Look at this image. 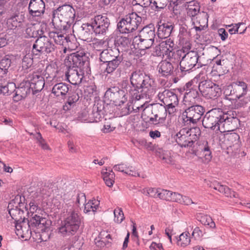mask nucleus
<instances>
[{"mask_svg": "<svg viewBox=\"0 0 250 250\" xmlns=\"http://www.w3.org/2000/svg\"><path fill=\"white\" fill-rule=\"evenodd\" d=\"M235 118L228 112L223 111L220 108H214L207 112L202 121L204 127L209 128L216 133L229 131L230 127Z\"/></svg>", "mask_w": 250, "mask_h": 250, "instance_id": "nucleus-1", "label": "nucleus"}, {"mask_svg": "<svg viewBox=\"0 0 250 250\" xmlns=\"http://www.w3.org/2000/svg\"><path fill=\"white\" fill-rule=\"evenodd\" d=\"M225 99L230 101L229 96L235 102V106L239 108L246 106L250 102V87L245 82L237 80L224 88Z\"/></svg>", "mask_w": 250, "mask_h": 250, "instance_id": "nucleus-2", "label": "nucleus"}, {"mask_svg": "<svg viewBox=\"0 0 250 250\" xmlns=\"http://www.w3.org/2000/svg\"><path fill=\"white\" fill-rule=\"evenodd\" d=\"M130 81L132 85L134 87V91H138V94L134 97L139 100L144 97L149 98L155 93L154 81L149 76L145 75L140 70L133 71L130 76Z\"/></svg>", "mask_w": 250, "mask_h": 250, "instance_id": "nucleus-3", "label": "nucleus"}, {"mask_svg": "<svg viewBox=\"0 0 250 250\" xmlns=\"http://www.w3.org/2000/svg\"><path fill=\"white\" fill-rule=\"evenodd\" d=\"M75 10L70 5H64L53 12L52 23L57 28L64 29L74 21Z\"/></svg>", "mask_w": 250, "mask_h": 250, "instance_id": "nucleus-4", "label": "nucleus"}, {"mask_svg": "<svg viewBox=\"0 0 250 250\" xmlns=\"http://www.w3.org/2000/svg\"><path fill=\"white\" fill-rule=\"evenodd\" d=\"M28 224L31 235L33 236V233H34L37 237L39 236L40 242H45L49 239L50 233H48V231L49 227L51 225L50 220L36 215L30 219Z\"/></svg>", "mask_w": 250, "mask_h": 250, "instance_id": "nucleus-5", "label": "nucleus"}, {"mask_svg": "<svg viewBox=\"0 0 250 250\" xmlns=\"http://www.w3.org/2000/svg\"><path fill=\"white\" fill-rule=\"evenodd\" d=\"M204 72H200L194 79L200 81L198 88L203 96L208 99H215L221 94L219 86L209 80Z\"/></svg>", "mask_w": 250, "mask_h": 250, "instance_id": "nucleus-6", "label": "nucleus"}, {"mask_svg": "<svg viewBox=\"0 0 250 250\" xmlns=\"http://www.w3.org/2000/svg\"><path fill=\"white\" fill-rule=\"evenodd\" d=\"M201 134L199 127L184 128L174 137L176 143L181 147L191 146Z\"/></svg>", "mask_w": 250, "mask_h": 250, "instance_id": "nucleus-7", "label": "nucleus"}, {"mask_svg": "<svg viewBox=\"0 0 250 250\" xmlns=\"http://www.w3.org/2000/svg\"><path fill=\"white\" fill-rule=\"evenodd\" d=\"M81 219L74 211L70 214L62 223L59 228V232L63 237H70L74 235L81 225Z\"/></svg>", "mask_w": 250, "mask_h": 250, "instance_id": "nucleus-8", "label": "nucleus"}, {"mask_svg": "<svg viewBox=\"0 0 250 250\" xmlns=\"http://www.w3.org/2000/svg\"><path fill=\"white\" fill-rule=\"evenodd\" d=\"M142 21V18L136 13H131L123 18L117 23V28L122 34H128L136 30Z\"/></svg>", "mask_w": 250, "mask_h": 250, "instance_id": "nucleus-9", "label": "nucleus"}, {"mask_svg": "<svg viewBox=\"0 0 250 250\" xmlns=\"http://www.w3.org/2000/svg\"><path fill=\"white\" fill-rule=\"evenodd\" d=\"M125 91L120 89L118 87H112L109 88L105 93L104 98L109 100L115 104L116 106H121L127 101L126 94L128 92L133 97L136 93H132L130 86L125 88Z\"/></svg>", "mask_w": 250, "mask_h": 250, "instance_id": "nucleus-10", "label": "nucleus"}, {"mask_svg": "<svg viewBox=\"0 0 250 250\" xmlns=\"http://www.w3.org/2000/svg\"><path fill=\"white\" fill-rule=\"evenodd\" d=\"M64 64L67 68H80L87 70L89 62L87 57L83 52H76L69 55L64 60Z\"/></svg>", "mask_w": 250, "mask_h": 250, "instance_id": "nucleus-11", "label": "nucleus"}, {"mask_svg": "<svg viewBox=\"0 0 250 250\" xmlns=\"http://www.w3.org/2000/svg\"><path fill=\"white\" fill-rule=\"evenodd\" d=\"M199 56L197 52L190 51L187 53L180 62V71L179 69L175 70L177 77H182L183 72L190 70L197 63Z\"/></svg>", "mask_w": 250, "mask_h": 250, "instance_id": "nucleus-12", "label": "nucleus"}, {"mask_svg": "<svg viewBox=\"0 0 250 250\" xmlns=\"http://www.w3.org/2000/svg\"><path fill=\"white\" fill-rule=\"evenodd\" d=\"M55 50L54 44L45 36L38 38L33 45V54L38 55L40 53H50Z\"/></svg>", "mask_w": 250, "mask_h": 250, "instance_id": "nucleus-13", "label": "nucleus"}, {"mask_svg": "<svg viewBox=\"0 0 250 250\" xmlns=\"http://www.w3.org/2000/svg\"><path fill=\"white\" fill-rule=\"evenodd\" d=\"M204 113V109L199 105L191 106L183 113V119L185 122L196 124Z\"/></svg>", "mask_w": 250, "mask_h": 250, "instance_id": "nucleus-14", "label": "nucleus"}, {"mask_svg": "<svg viewBox=\"0 0 250 250\" xmlns=\"http://www.w3.org/2000/svg\"><path fill=\"white\" fill-rule=\"evenodd\" d=\"M29 18L41 22V17L45 10V3L43 0H30L28 5Z\"/></svg>", "mask_w": 250, "mask_h": 250, "instance_id": "nucleus-15", "label": "nucleus"}, {"mask_svg": "<svg viewBox=\"0 0 250 250\" xmlns=\"http://www.w3.org/2000/svg\"><path fill=\"white\" fill-rule=\"evenodd\" d=\"M110 24L109 19L106 16L97 15L92 22L93 31L96 35H105L108 31Z\"/></svg>", "mask_w": 250, "mask_h": 250, "instance_id": "nucleus-16", "label": "nucleus"}, {"mask_svg": "<svg viewBox=\"0 0 250 250\" xmlns=\"http://www.w3.org/2000/svg\"><path fill=\"white\" fill-rule=\"evenodd\" d=\"M28 79L27 83L34 94L41 91L43 89L45 83L44 78L41 74L35 72L30 75Z\"/></svg>", "mask_w": 250, "mask_h": 250, "instance_id": "nucleus-17", "label": "nucleus"}, {"mask_svg": "<svg viewBox=\"0 0 250 250\" xmlns=\"http://www.w3.org/2000/svg\"><path fill=\"white\" fill-rule=\"evenodd\" d=\"M84 71L83 69L68 68V71L65 74L66 79L72 84H79L83 78Z\"/></svg>", "mask_w": 250, "mask_h": 250, "instance_id": "nucleus-18", "label": "nucleus"}, {"mask_svg": "<svg viewBox=\"0 0 250 250\" xmlns=\"http://www.w3.org/2000/svg\"><path fill=\"white\" fill-rule=\"evenodd\" d=\"M115 170L123 172L129 176L134 177H140L142 178H146L145 174H140L135 168L133 166L128 165L126 164H121L115 165L114 167Z\"/></svg>", "mask_w": 250, "mask_h": 250, "instance_id": "nucleus-19", "label": "nucleus"}, {"mask_svg": "<svg viewBox=\"0 0 250 250\" xmlns=\"http://www.w3.org/2000/svg\"><path fill=\"white\" fill-rule=\"evenodd\" d=\"M164 97L162 100V102L165 106H163L162 104H160L157 105V108L161 111H164V114H167L168 112V115L167 116V119L170 120L171 113L169 109L172 108V102L171 99L170 98L172 96V92L170 90H165L164 92Z\"/></svg>", "mask_w": 250, "mask_h": 250, "instance_id": "nucleus-20", "label": "nucleus"}, {"mask_svg": "<svg viewBox=\"0 0 250 250\" xmlns=\"http://www.w3.org/2000/svg\"><path fill=\"white\" fill-rule=\"evenodd\" d=\"M155 36L154 29L149 26L144 27L140 31L138 36H135V41L139 42V40H148V45L150 44L151 41L154 42Z\"/></svg>", "mask_w": 250, "mask_h": 250, "instance_id": "nucleus-21", "label": "nucleus"}, {"mask_svg": "<svg viewBox=\"0 0 250 250\" xmlns=\"http://www.w3.org/2000/svg\"><path fill=\"white\" fill-rule=\"evenodd\" d=\"M123 58L122 56L113 59V61H108L105 63H102L101 66L104 68L103 73L107 74H112L117 69L121 62Z\"/></svg>", "mask_w": 250, "mask_h": 250, "instance_id": "nucleus-22", "label": "nucleus"}, {"mask_svg": "<svg viewBox=\"0 0 250 250\" xmlns=\"http://www.w3.org/2000/svg\"><path fill=\"white\" fill-rule=\"evenodd\" d=\"M121 56L119 50L114 47V48H108L104 49L100 53V60L103 63H105L110 61Z\"/></svg>", "mask_w": 250, "mask_h": 250, "instance_id": "nucleus-23", "label": "nucleus"}, {"mask_svg": "<svg viewBox=\"0 0 250 250\" xmlns=\"http://www.w3.org/2000/svg\"><path fill=\"white\" fill-rule=\"evenodd\" d=\"M171 57L170 59L164 58L158 66L159 72L164 76H169L171 74L172 70Z\"/></svg>", "mask_w": 250, "mask_h": 250, "instance_id": "nucleus-24", "label": "nucleus"}, {"mask_svg": "<svg viewBox=\"0 0 250 250\" xmlns=\"http://www.w3.org/2000/svg\"><path fill=\"white\" fill-rule=\"evenodd\" d=\"M212 187L215 190H218L220 193L224 194L227 197L234 198L238 197V195L234 191H231L227 186H224L218 182L212 184Z\"/></svg>", "mask_w": 250, "mask_h": 250, "instance_id": "nucleus-25", "label": "nucleus"}, {"mask_svg": "<svg viewBox=\"0 0 250 250\" xmlns=\"http://www.w3.org/2000/svg\"><path fill=\"white\" fill-rule=\"evenodd\" d=\"M82 30L80 35L82 40L89 42L92 39L93 27L92 24L88 23L83 24L82 26Z\"/></svg>", "mask_w": 250, "mask_h": 250, "instance_id": "nucleus-26", "label": "nucleus"}, {"mask_svg": "<svg viewBox=\"0 0 250 250\" xmlns=\"http://www.w3.org/2000/svg\"><path fill=\"white\" fill-rule=\"evenodd\" d=\"M69 91L68 85L60 83L55 84L52 90V93L57 97L64 96Z\"/></svg>", "mask_w": 250, "mask_h": 250, "instance_id": "nucleus-27", "label": "nucleus"}, {"mask_svg": "<svg viewBox=\"0 0 250 250\" xmlns=\"http://www.w3.org/2000/svg\"><path fill=\"white\" fill-rule=\"evenodd\" d=\"M101 174L106 185L108 187H112L114 183L115 177V174L112 170H108L106 168H103L101 171Z\"/></svg>", "mask_w": 250, "mask_h": 250, "instance_id": "nucleus-28", "label": "nucleus"}, {"mask_svg": "<svg viewBox=\"0 0 250 250\" xmlns=\"http://www.w3.org/2000/svg\"><path fill=\"white\" fill-rule=\"evenodd\" d=\"M16 89V85L13 83L2 82V79H0V94L10 95Z\"/></svg>", "mask_w": 250, "mask_h": 250, "instance_id": "nucleus-29", "label": "nucleus"}, {"mask_svg": "<svg viewBox=\"0 0 250 250\" xmlns=\"http://www.w3.org/2000/svg\"><path fill=\"white\" fill-rule=\"evenodd\" d=\"M187 8V13L191 17L196 16L200 12V7L199 3L195 1L188 2L185 6Z\"/></svg>", "mask_w": 250, "mask_h": 250, "instance_id": "nucleus-30", "label": "nucleus"}, {"mask_svg": "<svg viewBox=\"0 0 250 250\" xmlns=\"http://www.w3.org/2000/svg\"><path fill=\"white\" fill-rule=\"evenodd\" d=\"M79 98V94L76 92L71 93L68 97L67 103L63 105V110L65 111L69 110L72 107L74 106Z\"/></svg>", "mask_w": 250, "mask_h": 250, "instance_id": "nucleus-31", "label": "nucleus"}, {"mask_svg": "<svg viewBox=\"0 0 250 250\" xmlns=\"http://www.w3.org/2000/svg\"><path fill=\"white\" fill-rule=\"evenodd\" d=\"M158 31L161 38H167L172 33V25L168 23H163L162 25L159 27Z\"/></svg>", "mask_w": 250, "mask_h": 250, "instance_id": "nucleus-32", "label": "nucleus"}, {"mask_svg": "<svg viewBox=\"0 0 250 250\" xmlns=\"http://www.w3.org/2000/svg\"><path fill=\"white\" fill-rule=\"evenodd\" d=\"M239 137V135L235 133H228L225 135L224 142L227 147H231L235 144L237 143Z\"/></svg>", "mask_w": 250, "mask_h": 250, "instance_id": "nucleus-33", "label": "nucleus"}, {"mask_svg": "<svg viewBox=\"0 0 250 250\" xmlns=\"http://www.w3.org/2000/svg\"><path fill=\"white\" fill-rule=\"evenodd\" d=\"M30 90L31 88H30L29 83L27 81H25L21 83L15 91H16L17 93L20 95L21 97H25L30 92Z\"/></svg>", "mask_w": 250, "mask_h": 250, "instance_id": "nucleus-34", "label": "nucleus"}, {"mask_svg": "<svg viewBox=\"0 0 250 250\" xmlns=\"http://www.w3.org/2000/svg\"><path fill=\"white\" fill-rule=\"evenodd\" d=\"M147 41L148 40H140V41L139 40V42H138L135 41V38H133L132 44L135 48L144 50L150 48L153 43V42L151 41L150 44L148 45V42Z\"/></svg>", "mask_w": 250, "mask_h": 250, "instance_id": "nucleus-35", "label": "nucleus"}, {"mask_svg": "<svg viewBox=\"0 0 250 250\" xmlns=\"http://www.w3.org/2000/svg\"><path fill=\"white\" fill-rule=\"evenodd\" d=\"M188 234V232H183L180 235L178 238L176 237L177 245L182 247H185L189 244L190 238Z\"/></svg>", "mask_w": 250, "mask_h": 250, "instance_id": "nucleus-36", "label": "nucleus"}, {"mask_svg": "<svg viewBox=\"0 0 250 250\" xmlns=\"http://www.w3.org/2000/svg\"><path fill=\"white\" fill-rule=\"evenodd\" d=\"M49 37L52 38L56 43L63 46L64 41L67 37H64L62 33L57 32H51L49 33Z\"/></svg>", "mask_w": 250, "mask_h": 250, "instance_id": "nucleus-37", "label": "nucleus"}, {"mask_svg": "<svg viewBox=\"0 0 250 250\" xmlns=\"http://www.w3.org/2000/svg\"><path fill=\"white\" fill-rule=\"evenodd\" d=\"M52 190L51 188L48 187H44L40 189L39 191L37 192V198H38V200L40 201L41 199H45L51 196L52 194Z\"/></svg>", "mask_w": 250, "mask_h": 250, "instance_id": "nucleus-38", "label": "nucleus"}, {"mask_svg": "<svg viewBox=\"0 0 250 250\" xmlns=\"http://www.w3.org/2000/svg\"><path fill=\"white\" fill-rule=\"evenodd\" d=\"M201 152L203 153L202 155L205 158V162H209L211 158V152L210 149V147L208 145L207 142H206L205 144L201 147Z\"/></svg>", "mask_w": 250, "mask_h": 250, "instance_id": "nucleus-39", "label": "nucleus"}, {"mask_svg": "<svg viewBox=\"0 0 250 250\" xmlns=\"http://www.w3.org/2000/svg\"><path fill=\"white\" fill-rule=\"evenodd\" d=\"M18 15H14L7 20V27L11 30L15 29L20 26V21H18Z\"/></svg>", "mask_w": 250, "mask_h": 250, "instance_id": "nucleus-40", "label": "nucleus"}, {"mask_svg": "<svg viewBox=\"0 0 250 250\" xmlns=\"http://www.w3.org/2000/svg\"><path fill=\"white\" fill-rule=\"evenodd\" d=\"M75 6V13H77L78 17L83 18L86 16L87 14V9L84 6L83 2L78 3Z\"/></svg>", "mask_w": 250, "mask_h": 250, "instance_id": "nucleus-41", "label": "nucleus"}, {"mask_svg": "<svg viewBox=\"0 0 250 250\" xmlns=\"http://www.w3.org/2000/svg\"><path fill=\"white\" fill-rule=\"evenodd\" d=\"M165 44H163L164 46L163 50L165 51V53L163 55L164 58H168L170 59L171 56V53L172 52V46L171 44L172 43V41H171L170 39H167L165 42Z\"/></svg>", "mask_w": 250, "mask_h": 250, "instance_id": "nucleus-42", "label": "nucleus"}, {"mask_svg": "<svg viewBox=\"0 0 250 250\" xmlns=\"http://www.w3.org/2000/svg\"><path fill=\"white\" fill-rule=\"evenodd\" d=\"M159 189L160 188H147L143 189L142 193L146 195H148L154 198H158Z\"/></svg>", "mask_w": 250, "mask_h": 250, "instance_id": "nucleus-43", "label": "nucleus"}, {"mask_svg": "<svg viewBox=\"0 0 250 250\" xmlns=\"http://www.w3.org/2000/svg\"><path fill=\"white\" fill-rule=\"evenodd\" d=\"M171 195L172 192L170 191L160 188L158 198L167 201H170Z\"/></svg>", "mask_w": 250, "mask_h": 250, "instance_id": "nucleus-44", "label": "nucleus"}, {"mask_svg": "<svg viewBox=\"0 0 250 250\" xmlns=\"http://www.w3.org/2000/svg\"><path fill=\"white\" fill-rule=\"evenodd\" d=\"M174 202L179 203H181L182 202H186L187 203H194L189 198L187 197L183 198L181 194L175 192L173 193V202Z\"/></svg>", "mask_w": 250, "mask_h": 250, "instance_id": "nucleus-45", "label": "nucleus"}, {"mask_svg": "<svg viewBox=\"0 0 250 250\" xmlns=\"http://www.w3.org/2000/svg\"><path fill=\"white\" fill-rule=\"evenodd\" d=\"M168 2V0H148L146 4L149 5L152 3L156 8H163Z\"/></svg>", "mask_w": 250, "mask_h": 250, "instance_id": "nucleus-46", "label": "nucleus"}, {"mask_svg": "<svg viewBox=\"0 0 250 250\" xmlns=\"http://www.w3.org/2000/svg\"><path fill=\"white\" fill-rule=\"evenodd\" d=\"M11 60L8 57H5L0 61V69L4 73H6L7 70L11 65Z\"/></svg>", "mask_w": 250, "mask_h": 250, "instance_id": "nucleus-47", "label": "nucleus"}, {"mask_svg": "<svg viewBox=\"0 0 250 250\" xmlns=\"http://www.w3.org/2000/svg\"><path fill=\"white\" fill-rule=\"evenodd\" d=\"M77 47V44L75 42H73L69 40L68 38H66L64 41L63 45V51L65 53L67 50H75Z\"/></svg>", "mask_w": 250, "mask_h": 250, "instance_id": "nucleus-48", "label": "nucleus"}, {"mask_svg": "<svg viewBox=\"0 0 250 250\" xmlns=\"http://www.w3.org/2000/svg\"><path fill=\"white\" fill-rule=\"evenodd\" d=\"M33 64V59L29 55H25L22 60L21 66L23 69H27Z\"/></svg>", "mask_w": 250, "mask_h": 250, "instance_id": "nucleus-49", "label": "nucleus"}, {"mask_svg": "<svg viewBox=\"0 0 250 250\" xmlns=\"http://www.w3.org/2000/svg\"><path fill=\"white\" fill-rule=\"evenodd\" d=\"M146 3L147 2L144 3V4L145 5L144 6L139 4L137 6V9L136 10V13L138 15V16H141L142 18V20L146 18V15L147 10L146 7L148 5Z\"/></svg>", "mask_w": 250, "mask_h": 250, "instance_id": "nucleus-50", "label": "nucleus"}, {"mask_svg": "<svg viewBox=\"0 0 250 250\" xmlns=\"http://www.w3.org/2000/svg\"><path fill=\"white\" fill-rule=\"evenodd\" d=\"M78 120L82 122L90 123L89 114L88 111L83 110L79 113Z\"/></svg>", "mask_w": 250, "mask_h": 250, "instance_id": "nucleus-51", "label": "nucleus"}, {"mask_svg": "<svg viewBox=\"0 0 250 250\" xmlns=\"http://www.w3.org/2000/svg\"><path fill=\"white\" fill-rule=\"evenodd\" d=\"M167 118V115H166V116H161L160 114H156L155 115L154 117H150L148 121L150 122L151 123H153V124H157L159 123L160 122H162L163 121H164L166 118Z\"/></svg>", "mask_w": 250, "mask_h": 250, "instance_id": "nucleus-52", "label": "nucleus"}, {"mask_svg": "<svg viewBox=\"0 0 250 250\" xmlns=\"http://www.w3.org/2000/svg\"><path fill=\"white\" fill-rule=\"evenodd\" d=\"M244 23L243 22H239L236 24H231L230 25H227L228 27H230L229 29V33L232 35L236 33H238L239 32V29L241 25H244Z\"/></svg>", "mask_w": 250, "mask_h": 250, "instance_id": "nucleus-53", "label": "nucleus"}, {"mask_svg": "<svg viewBox=\"0 0 250 250\" xmlns=\"http://www.w3.org/2000/svg\"><path fill=\"white\" fill-rule=\"evenodd\" d=\"M25 208L26 209V211H27V213L29 214L31 213V218H32L34 216L37 214H34V213L37 211L38 209V207L36 205V204H32L31 205V204H25V206H24Z\"/></svg>", "mask_w": 250, "mask_h": 250, "instance_id": "nucleus-54", "label": "nucleus"}, {"mask_svg": "<svg viewBox=\"0 0 250 250\" xmlns=\"http://www.w3.org/2000/svg\"><path fill=\"white\" fill-rule=\"evenodd\" d=\"M101 118L102 116L98 111H93L89 114L90 123L98 122Z\"/></svg>", "mask_w": 250, "mask_h": 250, "instance_id": "nucleus-55", "label": "nucleus"}, {"mask_svg": "<svg viewBox=\"0 0 250 250\" xmlns=\"http://www.w3.org/2000/svg\"><path fill=\"white\" fill-rule=\"evenodd\" d=\"M114 214L115 217V221L117 223H121L124 219V214L123 211L120 208H118L114 210Z\"/></svg>", "mask_w": 250, "mask_h": 250, "instance_id": "nucleus-56", "label": "nucleus"}, {"mask_svg": "<svg viewBox=\"0 0 250 250\" xmlns=\"http://www.w3.org/2000/svg\"><path fill=\"white\" fill-rule=\"evenodd\" d=\"M28 221H30V220H26L24 219L20 223H17L16 224V228L18 231H19L20 230H22V232H24V229H26V226L28 225Z\"/></svg>", "mask_w": 250, "mask_h": 250, "instance_id": "nucleus-57", "label": "nucleus"}, {"mask_svg": "<svg viewBox=\"0 0 250 250\" xmlns=\"http://www.w3.org/2000/svg\"><path fill=\"white\" fill-rule=\"evenodd\" d=\"M83 211L87 213L90 212L91 211L95 212L98 208V205L95 206H92V204H83Z\"/></svg>", "mask_w": 250, "mask_h": 250, "instance_id": "nucleus-58", "label": "nucleus"}, {"mask_svg": "<svg viewBox=\"0 0 250 250\" xmlns=\"http://www.w3.org/2000/svg\"><path fill=\"white\" fill-rule=\"evenodd\" d=\"M178 93H181V90L179 89H173V101H174V104L177 105L179 101V99L181 98V95H179Z\"/></svg>", "mask_w": 250, "mask_h": 250, "instance_id": "nucleus-59", "label": "nucleus"}, {"mask_svg": "<svg viewBox=\"0 0 250 250\" xmlns=\"http://www.w3.org/2000/svg\"><path fill=\"white\" fill-rule=\"evenodd\" d=\"M218 33L222 41H225L228 37L227 32L224 28H220L218 30Z\"/></svg>", "mask_w": 250, "mask_h": 250, "instance_id": "nucleus-60", "label": "nucleus"}, {"mask_svg": "<svg viewBox=\"0 0 250 250\" xmlns=\"http://www.w3.org/2000/svg\"><path fill=\"white\" fill-rule=\"evenodd\" d=\"M86 201V199L85 194L82 192L78 193L77 195V203H85Z\"/></svg>", "mask_w": 250, "mask_h": 250, "instance_id": "nucleus-61", "label": "nucleus"}, {"mask_svg": "<svg viewBox=\"0 0 250 250\" xmlns=\"http://www.w3.org/2000/svg\"><path fill=\"white\" fill-rule=\"evenodd\" d=\"M24 201V197L18 194L15 196L14 198L12 199L11 203H23Z\"/></svg>", "mask_w": 250, "mask_h": 250, "instance_id": "nucleus-62", "label": "nucleus"}, {"mask_svg": "<svg viewBox=\"0 0 250 250\" xmlns=\"http://www.w3.org/2000/svg\"><path fill=\"white\" fill-rule=\"evenodd\" d=\"M211 218L207 215H203L201 216L200 221L204 225H208L209 222L211 221Z\"/></svg>", "mask_w": 250, "mask_h": 250, "instance_id": "nucleus-63", "label": "nucleus"}, {"mask_svg": "<svg viewBox=\"0 0 250 250\" xmlns=\"http://www.w3.org/2000/svg\"><path fill=\"white\" fill-rule=\"evenodd\" d=\"M95 243L97 247H101V248L104 247V246H105L107 244H108V243H109L108 242H107L106 243L104 240H101V239H100V237H99L98 238L95 239Z\"/></svg>", "mask_w": 250, "mask_h": 250, "instance_id": "nucleus-64", "label": "nucleus"}]
</instances>
